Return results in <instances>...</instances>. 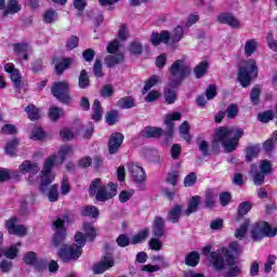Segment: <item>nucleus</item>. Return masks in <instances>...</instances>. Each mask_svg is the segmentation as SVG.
<instances>
[{"label":"nucleus","mask_w":277,"mask_h":277,"mask_svg":"<svg viewBox=\"0 0 277 277\" xmlns=\"http://www.w3.org/2000/svg\"><path fill=\"white\" fill-rule=\"evenodd\" d=\"M240 137H243V129L221 127L215 131L212 148L219 150L221 144L226 153H233L237 150Z\"/></svg>","instance_id":"nucleus-1"},{"label":"nucleus","mask_w":277,"mask_h":277,"mask_svg":"<svg viewBox=\"0 0 277 277\" xmlns=\"http://www.w3.org/2000/svg\"><path fill=\"white\" fill-rule=\"evenodd\" d=\"M75 242V245L65 246L58 251V256L64 263H68V261H77V259L83 254V246H85V236L83 233H76Z\"/></svg>","instance_id":"nucleus-2"},{"label":"nucleus","mask_w":277,"mask_h":277,"mask_svg":"<svg viewBox=\"0 0 277 277\" xmlns=\"http://www.w3.org/2000/svg\"><path fill=\"white\" fill-rule=\"evenodd\" d=\"M169 85L170 88H179L183 80L192 75V67L187 65L185 60H177L172 63L169 68Z\"/></svg>","instance_id":"nucleus-3"},{"label":"nucleus","mask_w":277,"mask_h":277,"mask_svg":"<svg viewBox=\"0 0 277 277\" xmlns=\"http://www.w3.org/2000/svg\"><path fill=\"white\" fill-rule=\"evenodd\" d=\"M108 187L103 185L101 179H95L91 182L89 186L90 196H95L97 202H106V200H111L116 194H118V186L114 183H109Z\"/></svg>","instance_id":"nucleus-4"},{"label":"nucleus","mask_w":277,"mask_h":277,"mask_svg":"<svg viewBox=\"0 0 277 277\" xmlns=\"http://www.w3.org/2000/svg\"><path fill=\"white\" fill-rule=\"evenodd\" d=\"M62 166L60 159L57 158V154L49 156L44 163L43 169L40 172L41 183L40 189L41 192H47V187L55 181V173L53 172V168Z\"/></svg>","instance_id":"nucleus-5"},{"label":"nucleus","mask_w":277,"mask_h":277,"mask_svg":"<svg viewBox=\"0 0 277 277\" xmlns=\"http://www.w3.org/2000/svg\"><path fill=\"white\" fill-rule=\"evenodd\" d=\"M256 77H259V66H256V61H246L238 71V80L242 88H248V85L252 83V79H256Z\"/></svg>","instance_id":"nucleus-6"},{"label":"nucleus","mask_w":277,"mask_h":277,"mask_svg":"<svg viewBox=\"0 0 277 277\" xmlns=\"http://www.w3.org/2000/svg\"><path fill=\"white\" fill-rule=\"evenodd\" d=\"M181 38H183V27L177 26L173 30L172 35H170V32L167 30H163L160 34H151L150 42L154 47H158V44H161V42H163V44H168L169 42L174 44L175 42H181Z\"/></svg>","instance_id":"nucleus-7"},{"label":"nucleus","mask_w":277,"mask_h":277,"mask_svg":"<svg viewBox=\"0 0 277 277\" xmlns=\"http://www.w3.org/2000/svg\"><path fill=\"white\" fill-rule=\"evenodd\" d=\"M51 92L61 103H64L65 105L70 104V83H68V81L54 82Z\"/></svg>","instance_id":"nucleus-8"},{"label":"nucleus","mask_w":277,"mask_h":277,"mask_svg":"<svg viewBox=\"0 0 277 277\" xmlns=\"http://www.w3.org/2000/svg\"><path fill=\"white\" fill-rule=\"evenodd\" d=\"M22 174H29L28 183L29 185H36L38 179H36V174L40 172V164L38 162H34L31 160H24L18 168Z\"/></svg>","instance_id":"nucleus-9"},{"label":"nucleus","mask_w":277,"mask_h":277,"mask_svg":"<svg viewBox=\"0 0 277 277\" xmlns=\"http://www.w3.org/2000/svg\"><path fill=\"white\" fill-rule=\"evenodd\" d=\"M277 228H272L269 224L262 222L253 225L251 229L252 239H263V237H276Z\"/></svg>","instance_id":"nucleus-10"},{"label":"nucleus","mask_w":277,"mask_h":277,"mask_svg":"<svg viewBox=\"0 0 277 277\" xmlns=\"http://www.w3.org/2000/svg\"><path fill=\"white\" fill-rule=\"evenodd\" d=\"M5 228L9 230L10 235H16L17 237H25V235H27V227L18 224V219L16 217H11L5 221Z\"/></svg>","instance_id":"nucleus-11"},{"label":"nucleus","mask_w":277,"mask_h":277,"mask_svg":"<svg viewBox=\"0 0 277 277\" xmlns=\"http://www.w3.org/2000/svg\"><path fill=\"white\" fill-rule=\"evenodd\" d=\"M4 70L5 72H9L15 90H21V85H23V76H21V71L16 67H14V64L12 63L5 64Z\"/></svg>","instance_id":"nucleus-12"},{"label":"nucleus","mask_w":277,"mask_h":277,"mask_svg":"<svg viewBox=\"0 0 277 277\" xmlns=\"http://www.w3.org/2000/svg\"><path fill=\"white\" fill-rule=\"evenodd\" d=\"M54 228L56 229V233L54 235V238L52 240L53 246H62L64 243V240L66 239V228H64V220L58 219L53 223Z\"/></svg>","instance_id":"nucleus-13"},{"label":"nucleus","mask_w":277,"mask_h":277,"mask_svg":"<svg viewBox=\"0 0 277 277\" xmlns=\"http://www.w3.org/2000/svg\"><path fill=\"white\" fill-rule=\"evenodd\" d=\"M205 256H208L209 261L212 262L213 267L217 271L224 269V258L220 252H211V246H207L203 248Z\"/></svg>","instance_id":"nucleus-14"},{"label":"nucleus","mask_w":277,"mask_h":277,"mask_svg":"<svg viewBox=\"0 0 277 277\" xmlns=\"http://www.w3.org/2000/svg\"><path fill=\"white\" fill-rule=\"evenodd\" d=\"M114 265V256H111V254H106L98 263L94 264L93 272L94 274H104V272H107V269H111Z\"/></svg>","instance_id":"nucleus-15"},{"label":"nucleus","mask_w":277,"mask_h":277,"mask_svg":"<svg viewBox=\"0 0 277 277\" xmlns=\"http://www.w3.org/2000/svg\"><path fill=\"white\" fill-rule=\"evenodd\" d=\"M128 170L135 183H144L146 181V171L140 164L131 162L128 166Z\"/></svg>","instance_id":"nucleus-16"},{"label":"nucleus","mask_w":277,"mask_h":277,"mask_svg":"<svg viewBox=\"0 0 277 277\" xmlns=\"http://www.w3.org/2000/svg\"><path fill=\"white\" fill-rule=\"evenodd\" d=\"M122 142H124V135H122V133H119V132L113 133L108 140L109 155H116V153L120 150V146H122Z\"/></svg>","instance_id":"nucleus-17"},{"label":"nucleus","mask_w":277,"mask_h":277,"mask_svg":"<svg viewBox=\"0 0 277 277\" xmlns=\"http://www.w3.org/2000/svg\"><path fill=\"white\" fill-rule=\"evenodd\" d=\"M241 254V246L237 241L229 245V249H225V261L227 265H235V255Z\"/></svg>","instance_id":"nucleus-18"},{"label":"nucleus","mask_w":277,"mask_h":277,"mask_svg":"<svg viewBox=\"0 0 277 277\" xmlns=\"http://www.w3.org/2000/svg\"><path fill=\"white\" fill-rule=\"evenodd\" d=\"M153 235L161 239L166 235V221L161 216H156L153 223Z\"/></svg>","instance_id":"nucleus-19"},{"label":"nucleus","mask_w":277,"mask_h":277,"mask_svg":"<svg viewBox=\"0 0 277 277\" xmlns=\"http://www.w3.org/2000/svg\"><path fill=\"white\" fill-rule=\"evenodd\" d=\"M24 263H26V265H35V267H38L39 269H42L45 265L43 260H38V254L34 251L25 254Z\"/></svg>","instance_id":"nucleus-20"},{"label":"nucleus","mask_w":277,"mask_h":277,"mask_svg":"<svg viewBox=\"0 0 277 277\" xmlns=\"http://www.w3.org/2000/svg\"><path fill=\"white\" fill-rule=\"evenodd\" d=\"M219 23H223L224 25H229V27H233L234 29H239L241 27V24L235 16L230 14L223 13L219 15L217 18Z\"/></svg>","instance_id":"nucleus-21"},{"label":"nucleus","mask_w":277,"mask_h":277,"mask_svg":"<svg viewBox=\"0 0 277 277\" xmlns=\"http://www.w3.org/2000/svg\"><path fill=\"white\" fill-rule=\"evenodd\" d=\"M13 51L15 55H23V60L27 61L29 60V55L27 53H29V51H31V47L29 45V43H15L13 44Z\"/></svg>","instance_id":"nucleus-22"},{"label":"nucleus","mask_w":277,"mask_h":277,"mask_svg":"<svg viewBox=\"0 0 277 277\" xmlns=\"http://www.w3.org/2000/svg\"><path fill=\"white\" fill-rule=\"evenodd\" d=\"M181 213H183V207H181L180 205L173 207L167 215L168 222H172V224H177L179 220H181Z\"/></svg>","instance_id":"nucleus-23"},{"label":"nucleus","mask_w":277,"mask_h":277,"mask_svg":"<svg viewBox=\"0 0 277 277\" xmlns=\"http://www.w3.org/2000/svg\"><path fill=\"white\" fill-rule=\"evenodd\" d=\"M200 206V196H194L188 201L187 209L184 211V215H192V213H196L198 211V207Z\"/></svg>","instance_id":"nucleus-24"},{"label":"nucleus","mask_w":277,"mask_h":277,"mask_svg":"<svg viewBox=\"0 0 277 277\" xmlns=\"http://www.w3.org/2000/svg\"><path fill=\"white\" fill-rule=\"evenodd\" d=\"M174 120H181V113H173L167 116L164 124L168 127V135H172V133H174Z\"/></svg>","instance_id":"nucleus-25"},{"label":"nucleus","mask_w":277,"mask_h":277,"mask_svg":"<svg viewBox=\"0 0 277 277\" xmlns=\"http://www.w3.org/2000/svg\"><path fill=\"white\" fill-rule=\"evenodd\" d=\"M22 9L21 4L16 0H8L3 16L8 14H18V11Z\"/></svg>","instance_id":"nucleus-26"},{"label":"nucleus","mask_w":277,"mask_h":277,"mask_svg":"<svg viewBox=\"0 0 277 277\" xmlns=\"http://www.w3.org/2000/svg\"><path fill=\"white\" fill-rule=\"evenodd\" d=\"M122 62H124V55H122V53L108 55L105 58V64L108 66V68L116 66V64H122Z\"/></svg>","instance_id":"nucleus-27"},{"label":"nucleus","mask_w":277,"mask_h":277,"mask_svg":"<svg viewBox=\"0 0 277 277\" xmlns=\"http://www.w3.org/2000/svg\"><path fill=\"white\" fill-rule=\"evenodd\" d=\"M117 107H119V109H132V107H135V98L131 96L121 97L117 102Z\"/></svg>","instance_id":"nucleus-28"},{"label":"nucleus","mask_w":277,"mask_h":277,"mask_svg":"<svg viewBox=\"0 0 277 277\" xmlns=\"http://www.w3.org/2000/svg\"><path fill=\"white\" fill-rule=\"evenodd\" d=\"M72 154H74V149L71 146H68V145L62 146L57 154L58 162L64 163V161H66V158L71 157Z\"/></svg>","instance_id":"nucleus-29"},{"label":"nucleus","mask_w":277,"mask_h":277,"mask_svg":"<svg viewBox=\"0 0 277 277\" xmlns=\"http://www.w3.org/2000/svg\"><path fill=\"white\" fill-rule=\"evenodd\" d=\"M207 70H209V63L207 61H202L195 67L194 74L197 79H202V77L207 75Z\"/></svg>","instance_id":"nucleus-30"},{"label":"nucleus","mask_w":277,"mask_h":277,"mask_svg":"<svg viewBox=\"0 0 277 277\" xmlns=\"http://www.w3.org/2000/svg\"><path fill=\"white\" fill-rule=\"evenodd\" d=\"M92 118L95 120V122H98L101 118H103V107L101 106V102L98 100H94L93 106H92Z\"/></svg>","instance_id":"nucleus-31"},{"label":"nucleus","mask_w":277,"mask_h":277,"mask_svg":"<svg viewBox=\"0 0 277 277\" xmlns=\"http://www.w3.org/2000/svg\"><path fill=\"white\" fill-rule=\"evenodd\" d=\"M25 111L29 120H38L42 116V114L40 113V109L31 104L25 108Z\"/></svg>","instance_id":"nucleus-32"},{"label":"nucleus","mask_w":277,"mask_h":277,"mask_svg":"<svg viewBox=\"0 0 277 277\" xmlns=\"http://www.w3.org/2000/svg\"><path fill=\"white\" fill-rule=\"evenodd\" d=\"M217 198V193L213 189H208L206 192V207L208 209H213L215 207V200Z\"/></svg>","instance_id":"nucleus-33"},{"label":"nucleus","mask_w":277,"mask_h":277,"mask_svg":"<svg viewBox=\"0 0 277 277\" xmlns=\"http://www.w3.org/2000/svg\"><path fill=\"white\" fill-rule=\"evenodd\" d=\"M251 174L254 185H263V183L265 182L266 174H263V172L259 173L256 171V166L254 164H252L251 167Z\"/></svg>","instance_id":"nucleus-34"},{"label":"nucleus","mask_w":277,"mask_h":277,"mask_svg":"<svg viewBox=\"0 0 277 277\" xmlns=\"http://www.w3.org/2000/svg\"><path fill=\"white\" fill-rule=\"evenodd\" d=\"M81 215H84V217H98V210L94 206H84L81 208Z\"/></svg>","instance_id":"nucleus-35"},{"label":"nucleus","mask_w":277,"mask_h":277,"mask_svg":"<svg viewBox=\"0 0 277 277\" xmlns=\"http://www.w3.org/2000/svg\"><path fill=\"white\" fill-rule=\"evenodd\" d=\"M160 135H163V130L160 128L147 127L143 131V137H159Z\"/></svg>","instance_id":"nucleus-36"},{"label":"nucleus","mask_w":277,"mask_h":277,"mask_svg":"<svg viewBox=\"0 0 277 277\" xmlns=\"http://www.w3.org/2000/svg\"><path fill=\"white\" fill-rule=\"evenodd\" d=\"M18 138H13L6 143L5 153L9 157H14L16 155V148L18 147Z\"/></svg>","instance_id":"nucleus-37"},{"label":"nucleus","mask_w":277,"mask_h":277,"mask_svg":"<svg viewBox=\"0 0 277 277\" xmlns=\"http://www.w3.org/2000/svg\"><path fill=\"white\" fill-rule=\"evenodd\" d=\"M49 116L50 120H52L53 122H57V120H60V118L64 116V109L56 106H52L49 110Z\"/></svg>","instance_id":"nucleus-38"},{"label":"nucleus","mask_w":277,"mask_h":277,"mask_svg":"<svg viewBox=\"0 0 277 277\" xmlns=\"http://www.w3.org/2000/svg\"><path fill=\"white\" fill-rule=\"evenodd\" d=\"M256 47H258L256 40H254V39L248 40V41L245 43V55H246L247 57L252 56V54L254 53V51H256Z\"/></svg>","instance_id":"nucleus-39"},{"label":"nucleus","mask_w":277,"mask_h":277,"mask_svg":"<svg viewBox=\"0 0 277 277\" xmlns=\"http://www.w3.org/2000/svg\"><path fill=\"white\" fill-rule=\"evenodd\" d=\"M248 226H250V219H247L243 224L240 225L238 229L235 232L236 239H243L246 237V233L248 232Z\"/></svg>","instance_id":"nucleus-40"},{"label":"nucleus","mask_w":277,"mask_h":277,"mask_svg":"<svg viewBox=\"0 0 277 277\" xmlns=\"http://www.w3.org/2000/svg\"><path fill=\"white\" fill-rule=\"evenodd\" d=\"M198 261H200V255L196 251L190 252L185 259L186 265H189L190 267H196Z\"/></svg>","instance_id":"nucleus-41"},{"label":"nucleus","mask_w":277,"mask_h":277,"mask_svg":"<svg viewBox=\"0 0 277 277\" xmlns=\"http://www.w3.org/2000/svg\"><path fill=\"white\" fill-rule=\"evenodd\" d=\"M57 189H60L57 184L52 185L49 189L48 198L50 202H57V200H60V192Z\"/></svg>","instance_id":"nucleus-42"},{"label":"nucleus","mask_w":277,"mask_h":277,"mask_svg":"<svg viewBox=\"0 0 277 277\" xmlns=\"http://www.w3.org/2000/svg\"><path fill=\"white\" fill-rule=\"evenodd\" d=\"M43 21L48 24L55 23L57 21V11L50 9L43 13Z\"/></svg>","instance_id":"nucleus-43"},{"label":"nucleus","mask_w":277,"mask_h":277,"mask_svg":"<svg viewBox=\"0 0 277 277\" xmlns=\"http://www.w3.org/2000/svg\"><path fill=\"white\" fill-rule=\"evenodd\" d=\"M72 64V58H64L55 66L56 74L62 75Z\"/></svg>","instance_id":"nucleus-44"},{"label":"nucleus","mask_w":277,"mask_h":277,"mask_svg":"<svg viewBox=\"0 0 277 277\" xmlns=\"http://www.w3.org/2000/svg\"><path fill=\"white\" fill-rule=\"evenodd\" d=\"M89 87H90V78L88 77V71L83 69L79 76V88L81 90H85V88H89Z\"/></svg>","instance_id":"nucleus-45"},{"label":"nucleus","mask_w":277,"mask_h":277,"mask_svg":"<svg viewBox=\"0 0 277 277\" xmlns=\"http://www.w3.org/2000/svg\"><path fill=\"white\" fill-rule=\"evenodd\" d=\"M119 118H120V114L118 113V110H110L109 113L106 114V122L110 127H113V124H116Z\"/></svg>","instance_id":"nucleus-46"},{"label":"nucleus","mask_w":277,"mask_h":277,"mask_svg":"<svg viewBox=\"0 0 277 277\" xmlns=\"http://www.w3.org/2000/svg\"><path fill=\"white\" fill-rule=\"evenodd\" d=\"M146 237H148V229H143L132 237L131 243L134 246H136V243H142V241L146 240Z\"/></svg>","instance_id":"nucleus-47"},{"label":"nucleus","mask_w":277,"mask_h":277,"mask_svg":"<svg viewBox=\"0 0 277 277\" xmlns=\"http://www.w3.org/2000/svg\"><path fill=\"white\" fill-rule=\"evenodd\" d=\"M159 81H160L159 76H153L150 78V80H147L145 82L142 93L146 94L148 92V90H150L151 88H155V85H157V83H159Z\"/></svg>","instance_id":"nucleus-48"},{"label":"nucleus","mask_w":277,"mask_h":277,"mask_svg":"<svg viewBox=\"0 0 277 277\" xmlns=\"http://www.w3.org/2000/svg\"><path fill=\"white\" fill-rule=\"evenodd\" d=\"M3 256H5V259H10L11 261H13V259H16V256H18V248H16V246H11L6 248L3 251Z\"/></svg>","instance_id":"nucleus-49"},{"label":"nucleus","mask_w":277,"mask_h":277,"mask_svg":"<svg viewBox=\"0 0 277 277\" xmlns=\"http://www.w3.org/2000/svg\"><path fill=\"white\" fill-rule=\"evenodd\" d=\"M83 230L88 239L93 240L96 237V230L94 229V226L92 225V223H84Z\"/></svg>","instance_id":"nucleus-50"},{"label":"nucleus","mask_w":277,"mask_h":277,"mask_svg":"<svg viewBox=\"0 0 277 277\" xmlns=\"http://www.w3.org/2000/svg\"><path fill=\"white\" fill-rule=\"evenodd\" d=\"M180 134L183 135V140H185V142H190L192 137L189 136V123L187 121H184L180 126Z\"/></svg>","instance_id":"nucleus-51"},{"label":"nucleus","mask_w":277,"mask_h":277,"mask_svg":"<svg viewBox=\"0 0 277 277\" xmlns=\"http://www.w3.org/2000/svg\"><path fill=\"white\" fill-rule=\"evenodd\" d=\"M259 153H261V148H259V146L247 148V154H246L247 161H252L255 157H259Z\"/></svg>","instance_id":"nucleus-52"},{"label":"nucleus","mask_w":277,"mask_h":277,"mask_svg":"<svg viewBox=\"0 0 277 277\" xmlns=\"http://www.w3.org/2000/svg\"><path fill=\"white\" fill-rule=\"evenodd\" d=\"M196 181H198V175H196V172H190L184 179V187H194V185H196Z\"/></svg>","instance_id":"nucleus-53"},{"label":"nucleus","mask_w":277,"mask_h":277,"mask_svg":"<svg viewBox=\"0 0 277 277\" xmlns=\"http://www.w3.org/2000/svg\"><path fill=\"white\" fill-rule=\"evenodd\" d=\"M229 271L224 275V277H239L241 276V265H229Z\"/></svg>","instance_id":"nucleus-54"},{"label":"nucleus","mask_w":277,"mask_h":277,"mask_svg":"<svg viewBox=\"0 0 277 277\" xmlns=\"http://www.w3.org/2000/svg\"><path fill=\"white\" fill-rule=\"evenodd\" d=\"M164 97L168 103V105H172L174 101H176V92L174 90H170V88L164 89Z\"/></svg>","instance_id":"nucleus-55"},{"label":"nucleus","mask_w":277,"mask_h":277,"mask_svg":"<svg viewBox=\"0 0 277 277\" xmlns=\"http://www.w3.org/2000/svg\"><path fill=\"white\" fill-rule=\"evenodd\" d=\"M250 98L253 105H259V101L261 98V88L254 87L251 91Z\"/></svg>","instance_id":"nucleus-56"},{"label":"nucleus","mask_w":277,"mask_h":277,"mask_svg":"<svg viewBox=\"0 0 277 277\" xmlns=\"http://www.w3.org/2000/svg\"><path fill=\"white\" fill-rule=\"evenodd\" d=\"M252 209V203L249 201L241 202L239 208H238V215L243 217L250 210Z\"/></svg>","instance_id":"nucleus-57"},{"label":"nucleus","mask_w":277,"mask_h":277,"mask_svg":"<svg viewBox=\"0 0 277 277\" xmlns=\"http://www.w3.org/2000/svg\"><path fill=\"white\" fill-rule=\"evenodd\" d=\"M118 40L121 42H124L129 38V29H127V25H121L119 27L118 34H117Z\"/></svg>","instance_id":"nucleus-58"},{"label":"nucleus","mask_w":277,"mask_h":277,"mask_svg":"<svg viewBox=\"0 0 277 277\" xmlns=\"http://www.w3.org/2000/svg\"><path fill=\"white\" fill-rule=\"evenodd\" d=\"M258 120H260V122H269V120H274V111L267 110L265 113L259 114Z\"/></svg>","instance_id":"nucleus-59"},{"label":"nucleus","mask_w":277,"mask_h":277,"mask_svg":"<svg viewBox=\"0 0 277 277\" xmlns=\"http://www.w3.org/2000/svg\"><path fill=\"white\" fill-rule=\"evenodd\" d=\"M1 133H3L4 135H15V133H18V130L14 124L8 123L4 127H2Z\"/></svg>","instance_id":"nucleus-60"},{"label":"nucleus","mask_w":277,"mask_h":277,"mask_svg":"<svg viewBox=\"0 0 277 277\" xmlns=\"http://www.w3.org/2000/svg\"><path fill=\"white\" fill-rule=\"evenodd\" d=\"M276 265V255L274 254H269L267 262L264 265V272L265 274H269V272H272V266Z\"/></svg>","instance_id":"nucleus-61"},{"label":"nucleus","mask_w":277,"mask_h":277,"mask_svg":"<svg viewBox=\"0 0 277 277\" xmlns=\"http://www.w3.org/2000/svg\"><path fill=\"white\" fill-rule=\"evenodd\" d=\"M226 114H227V118H230V119L236 118L237 114H239V107H237V104H230L227 107Z\"/></svg>","instance_id":"nucleus-62"},{"label":"nucleus","mask_w":277,"mask_h":277,"mask_svg":"<svg viewBox=\"0 0 277 277\" xmlns=\"http://www.w3.org/2000/svg\"><path fill=\"white\" fill-rule=\"evenodd\" d=\"M142 51V43L134 41L130 44V53H133V55H141Z\"/></svg>","instance_id":"nucleus-63"},{"label":"nucleus","mask_w":277,"mask_h":277,"mask_svg":"<svg viewBox=\"0 0 277 277\" xmlns=\"http://www.w3.org/2000/svg\"><path fill=\"white\" fill-rule=\"evenodd\" d=\"M260 170L262 174H269V172H272V162L268 160H263L260 164Z\"/></svg>","instance_id":"nucleus-64"}]
</instances>
